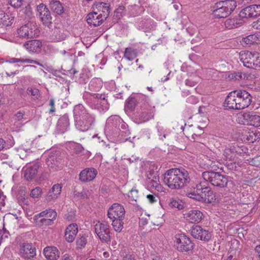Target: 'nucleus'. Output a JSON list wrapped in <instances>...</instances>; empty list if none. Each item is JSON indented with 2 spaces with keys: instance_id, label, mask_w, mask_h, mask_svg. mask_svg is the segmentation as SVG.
<instances>
[{
  "instance_id": "26",
  "label": "nucleus",
  "mask_w": 260,
  "mask_h": 260,
  "mask_svg": "<svg viewBox=\"0 0 260 260\" xmlns=\"http://www.w3.org/2000/svg\"><path fill=\"white\" fill-rule=\"evenodd\" d=\"M44 254L48 260H56L59 257V252L54 246H48L44 249Z\"/></svg>"
},
{
  "instance_id": "33",
  "label": "nucleus",
  "mask_w": 260,
  "mask_h": 260,
  "mask_svg": "<svg viewBox=\"0 0 260 260\" xmlns=\"http://www.w3.org/2000/svg\"><path fill=\"white\" fill-rule=\"evenodd\" d=\"M235 90L231 92L226 96L225 100V104L226 107L229 109L236 110V94Z\"/></svg>"
},
{
  "instance_id": "22",
  "label": "nucleus",
  "mask_w": 260,
  "mask_h": 260,
  "mask_svg": "<svg viewBox=\"0 0 260 260\" xmlns=\"http://www.w3.org/2000/svg\"><path fill=\"white\" fill-rule=\"evenodd\" d=\"M78 228L76 223H72L69 225L66 230L64 237L68 242H72L78 233Z\"/></svg>"
},
{
  "instance_id": "58",
  "label": "nucleus",
  "mask_w": 260,
  "mask_h": 260,
  "mask_svg": "<svg viewBox=\"0 0 260 260\" xmlns=\"http://www.w3.org/2000/svg\"><path fill=\"white\" fill-rule=\"evenodd\" d=\"M253 163L254 166L260 168V155L253 159Z\"/></svg>"
},
{
  "instance_id": "30",
  "label": "nucleus",
  "mask_w": 260,
  "mask_h": 260,
  "mask_svg": "<svg viewBox=\"0 0 260 260\" xmlns=\"http://www.w3.org/2000/svg\"><path fill=\"white\" fill-rule=\"evenodd\" d=\"M69 125V118L67 115L60 117L57 121V128L60 133H64L67 131Z\"/></svg>"
},
{
  "instance_id": "6",
  "label": "nucleus",
  "mask_w": 260,
  "mask_h": 260,
  "mask_svg": "<svg viewBox=\"0 0 260 260\" xmlns=\"http://www.w3.org/2000/svg\"><path fill=\"white\" fill-rule=\"evenodd\" d=\"M175 246L178 250L182 252H187L193 248V244L190 238L184 234L176 236Z\"/></svg>"
},
{
  "instance_id": "27",
  "label": "nucleus",
  "mask_w": 260,
  "mask_h": 260,
  "mask_svg": "<svg viewBox=\"0 0 260 260\" xmlns=\"http://www.w3.org/2000/svg\"><path fill=\"white\" fill-rule=\"evenodd\" d=\"M155 111V107H150L149 112L148 113H146L145 111L139 110L137 112L136 116L138 118L140 122H146L153 117Z\"/></svg>"
},
{
  "instance_id": "57",
  "label": "nucleus",
  "mask_w": 260,
  "mask_h": 260,
  "mask_svg": "<svg viewBox=\"0 0 260 260\" xmlns=\"http://www.w3.org/2000/svg\"><path fill=\"white\" fill-rule=\"evenodd\" d=\"M147 199H148L149 202L151 204L154 203L157 201V199L155 196L153 194H150L147 195Z\"/></svg>"
},
{
  "instance_id": "47",
  "label": "nucleus",
  "mask_w": 260,
  "mask_h": 260,
  "mask_svg": "<svg viewBox=\"0 0 260 260\" xmlns=\"http://www.w3.org/2000/svg\"><path fill=\"white\" fill-rule=\"evenodd\" d=\"M254 59L252 63V67L251 69H260V54L255 52Z\"/></svg>"
},
{
  "instance_id": "34",
  "label": "nucleus",
  "mask_w": 260,
  "mask_h": 260,
  "mask_svg": "<svg viewBox=\"0 0 260 260\" xmlns=\"http://www.w3.org/2000/svg\"><path fill=\"white\" fill-rule=\"evenodd\" d=\"M46 164L49 168L55 170L59 167L60 162L57 156L54 154L48 156L46 159Z\"/></svg>"
},
{
  "instance_id": "8",
  "label": "nucleus",
  "mask_w": 260,
  "mask_h": 260,
  "mask_svg": "<svg viewBox=\"0 0 260 260\" xmlns=\"http://www.w3.org/2000/svg\"><path fill=\"white\" fill-rule=\"evenodd\" d=\"M95 232L103 242L110 240L109 225L107 223L98 222L94 226Z\"/></svg>"
},
{
  "instance_id": "49",
  "label": "nucleus",
  "mask_w": 260,
  "mask_h": 260,
  "mask_svg": "<svg viewBox=\"0 0 260 260\" xmlns=\"http://www.w3.org/2000/svg\"><path fill=\"white\" fill-rule=\"evenodd\" d=\"M71 147L73 150V152L76 154H79L83 150V147L79 143H73L71 144Z\"/></svg>"
},
{
  "instance_id": "40",
  "label": "nucleus",
  "mask_w": 260,
  "mask_h": 260,
  "mask_svg": "<svg viewBox=\"0 0 260 260\" xmlns=\"http://www.w3.org/2000/svg\"><path fill=\"white\" fill-rule=\"evenodd\" d=\"M168 204L172 208H177L178 210H181L184 207L183 203L179 199L171 198L170 199Z\"/></svg>"
},
{
  "instance_id": "36",
  "label": "nucleus",
  "mask_w": 260,
  "mask_h": 260,
  "mask_svg": "<svg viewBox=\"0 0 260 260\" xmlns=\"http://www.w3.org/2000/svg\"><path fill=\"white\" fill-rule=\"evenodd\" d=\"M140 98H141L142 100H144V102L142 103L140 106V110L142 111H145L146 113H148L149 112L150 107H155L154 106L151 104L150 100L148 96L145 95H140Z\"/></svg>"
},
{
  "instance_id": "62",
  "label": "nucleus",
  "mask_w": 260,
  "mask_h": 260,
  "mask_svg": "<svg viewBox=\"0 0 260 260\" xmlns=\"http://www.w3.org/2000/svg\"><path fill=\"white\" fill-rule=\"evenodd\" d=\"M236 100H235V103H236V110H241V109H243V107H241V106L240 104V100L238 98V97L236 95Z\"/></svg>"
},
{
  "instance_id": "23",
  "label": "nucleus",
  "mask_w": 260,
  "mask_h": 260,
  "mask_svg": "<svg viewBox=\"0 0 260 260\" xmlns=\"http://www.w3.org/2000/svg\"><path fill=\"white\" fill-rule=\"evenodd\" d=\"M188 197L199 201H207L209 203L214 202L216 200L215 195L211 190H210V191L208 192V193L206 194L205 196H201L199 194V193L198 194H195L194 193H188Z\"/></svg>"
},
{
  "instance_id": "18",
  "label": "nucleus",
  "mask_w": 260,
  "mask_h": 260,
  "mask_svg": "<svg viewBox=\"0 0 260 260\" xmlns=\"http://www.w3.org/2000/svg\"><path fill=\"white\" fill-rule=\"evenodd\" d=\"M20 254L25 258H30L36 255V249L28 243H23L20 245Z\"/></svg>"
},
{
  "instance_id": "5",
  "label": "nucleus",
  "mask_w": 260,
  "mask_h": 260,
  "mask_svg": "<svg viewBox=\"0 0 260 260\" xmlns=\"http://www.w3.org/2000/svg\"><path fill=\"white\" fill-rule=\"evenodd\" d=\"M90 101V107L98 110L100 112H105L109 108L104 94L93 93L91 95Z\"/></svg>"
},
{
  "instance_id": "21",
  "label": "nucleus",
  "mask_w": 260,
  "mask_h": 260,
  "mask_svg": "<svg viewBox=\"0 0 260 260\" xmlns=\"http://www.w3.org/2000/svg\"><path fill=\"white\" fill-rule=\"evenodd\" d=\"M243 117L247 122L246 124L255 127L260 126V116L253 113L246 112L243 114Z\"/></svg>"
},
{
  "instance_id": "25",
  "label": "nucleus",
  "mask_w": 260,
  "mask_h": 260,
  "mask_svg": "<svg viewBox=\"0 0 260 260\" xmlns=\"http://www.w3.org/2000/svg\"><path fill=\"white\" fill-rule=\"evenodd\" d=\"M86 21L88 24L93 26H99L104 22L102 17L94 10L87 15Z\"/></svg>"
},
{
  "instance_id": "4",
  "label": "nucleus",
  "mask_w": 260,
  "mask_h": 260,
  "mask_svg": "<svg viewBox=\"0 0 260 260\" xmlns=\"http://www.w3.org/2000/svg\"><path fill=\"white\" fill-rule=\"evenodd\" d=\"M202 177L206 181L212 185L219 187H224L227 185L229 180L228 177L218 172L206 171L202 173Z\"/></svg>"
},
{
  "instance_id": "15",
  "label": "nucleus",
  "mask_w": 260,
  "mask_h": 260,
  "mask_svg": "<svg viewBox=\"0 0 260 260\" xmlns=\"http://www.w3.org/2000/svg\"><path fill=\"white\" fill-rule=\"evenodd\" d=\"M93 10L95 11L104 21L110 14V5L105 3H97L94 4Z\"/></svg>"
},
{
  "instance_id": "31",
  "label": "nucleus",
  "mask_w": 260,
  "mask_h": 260,
  "mask_svg": "<svg viewBox=\"0 0 260 260\" xmlns=\"http://www.w3.org/2000/svg\"><path fill=\"white\" fill-rule=\"evenodd\" d=\"M6 62H9L10 63H35L37 64L39 66L43 67V65L39 62L38 61L31 59L30 58H26V57H21L20 58L12 57L8 59H7L6 61Z\"/></svg>"
},
{
  "instance_id": "24",
  "label": "nucleus",
  "mask_w": 260,
  "mask_h": 260,
  "mask_svg": "<svg viewBox=\"0 0 260 260\" xmlns=\"http://www.w3.org/2000/svg\"><path fill=\"white\" fill-rule=\"evenodd\" d=\"M62 186L60 184H54L48 192L46 199L48 201H54L59 196L61 191Z\"/></svg>"
},
{
  "instance_id": "3",
  "label": "nucleus",
  "mask_w": 260,
  "mask_h": 260,
  "mask_svg": "<svg viewBox=\"0 0 260 260\" xmlns=\"http://www.w3.org/2000/svg\"><path fill=\"white\" fill-rule=\"evenodd\" d=\"M237 7L235 0H225L215 4L213 14L215 18H226L229 16Z\"/></svg>"
},
{
  "instance_id": "42",
  "label": "nucleus",
  "mask_w": 260,
  "mask_h": 260,
  "mask_svg": "<svg viewBox=\"0 0 260 260\" xmlns=\"http://www.w3.org/2000/svg\"><path fill=\"white\" fill-rule=\"evenodd\" d=\"M137 56V50L131 48L125 49L124 56L128 60H134Z\"/></svg>"
},
{
  "instance_id": "11",
  "label": "nucleus",
  "mask_w": 260,
  "mask_h": 260,
  "mask_svg": "<svg viewBox=\"0 0 260 260\" xmlns=\"http://www.w3.org/2000/svg\"><path fill=\"white\" fill-rule=\"evenodd\" d=\"M41 165L39 162H35L32 165H27L23 168L22 171L24 177L27 181L34 179L38 173Z\"/></svg>"
},
{
  "instance_id": "1",
  "label": "nucleus",
  "mask_w": 260,
  "mask_h": 260,
  "mask_svg": "<svg viewBox=\"0 0 260 260\" xmlns=\"http://www.w3.org/2000/svg\"><path fill=\"white\" fill-rule=\"evenodd\" d=\"M190 178L187 171L184 169H171L164 174V182L171 189L183 188L189 182Z\"/></svg>"
},
{
  "instance_id": "13",
  "label": "nucleus",
  "mask_w": 260,
  "mask_h": 260,
  "mask_svg": "<svg viewBox=\"0 0 260 260\" xmlns=\"http://www.w3.org/2000/svg\"><path fill=\"white\" fill-rule=\"evenodd\" d=\"M37 9L39 17L44 25H48L51 23L52 17L49 9L45 5L40 4L37 6Z\"/></svg>"
},
{
  "instance_id": "29",
  "label": "nucleus",
  "mask_w": 260,
  "mask_h": 260,
  "mask_svg": "<svg viewBox=\"0 0 260 260\" xmlns=\"http://www.w3.org/2000/svg\"><path fill=\"white\" fill-rule=\"evenodd\" d=\"M140 95L143 94H139L135 96L129 97L126 101V108L132 111L134 110L137 103L140 106L141 104L144 102V100H142V99L140 98Z\"/></svg>"
},
{
  "instance_id": "64",
  "label": "nucleus",
  "mask_w": 260,
  "mask_h": 260,
  "mask_svg": "<svg viewBox=\"0 0 260 260\" xmlns=\"http://www.w3.org/2000/svg\"><path fill=\"white\" fill-rule=\"evenodd\" d=\"M149 260H161L159 256L152 255Z\"/></svg>"
},
{
  "instance_id": "37",
  "label": "nucleus",
  "mask_w": 260,
  "mask_h": 260,
  "mask_svg": "<svg viewBox=\"0 0 260 260\" xmlns=\"http://www.w3.org/2000/svg\"><path fill=\"white\" fill-rule=\"evenodd\" d=\"M50 7L51 10L56 14L60 15L63 12V7L61 3L56 0H50Z\"/></svg>"
},
{
  "instance_id": "19",
  "label": "nucleus",
  "mask_w": 260,
  "mask_h": 260,
  "mask_svg": "<svg viewBox=\"0 0 260 260\" xmlns=\"http://www.w3.org/2000/svg\"><path fill=\"white\" fill-rule=\"evenodd\" d=\"M184 218L190 223L200 222L203 217V213L198 210H190L183 214Z\"/></svg>"
},
{
  "instance_id": "7",
  "label": "nucleus",
  "mask_w": 260,
  "mask_h": 260,
  "mask_svg": "<svg viewBox=\"0 0 260 260\" xmlns=\"http://www.w3.org/2000/svg\"><path fill=\"white\" fill-rule=\"evenodd\" d=\"M18 34L21 38H31L38 36L37 27L31 23H28L18 29Z\"/></svg>"
},
{
  "instance_id": "35",
  "label": "nucleus",
  "mask_w": 260,
  "mask_h": 260,
  "mask_svg": "<svg viewBox=\"0 0 260 260\" xmlns=\"http://www.w3.org/2000/svg\"><path fill=\"white\" fill-rule=\"evenodd\" d=\"M196 192L194 191L192 193L198 194L199 193L201 196H205L206 194L211 190L210 188L207 186V183L205 181L201 182L200 183L196 185Z\"/></svg>"
},
{
  "instance_id": "44",
  "label": "nucleus",
  "mask_w": 260,
  "mask_h": 260,
  "mask_svg": "<svg viewBox=\"0 0 260 260\" xmlns=\"http://www.w3.org/2000/svg\"><path fill=\"white\" fill-rule=\"evenodd\" d=\"M90 89L98 91L102 87L101 83L97 79H92L89 84Z\"/></svg>"
},
{
  "instance_id": "45",
  "label": "nucleus",
  "mask_w": 260,
  "mask_h": 260,
  "mask_svg": "<svg viewBox=\"0 0 260 260\" xmlns=\"http://www.w3.org/2000/svg\"><path fill=\"white\" fill-rule=\"evenodd\" d=\"M257 37L255 35H250L243 39V42L246 45H250L256 43Z\"/></svg>"
},
{
  "instance_id": "41",
  "label": "nucleus",
  "mask_w": 260,
  "mask_h": 260,
  "mask_svg": "<svg viewBox=\"0 0 260 260\" xmlns=\"http://www.w3.org/2000/svg\"><path fill=\"white\" fill-rule=\"evenodd\" d=\"M124 219H111L112 225L114 230L117 232H120L123 228Z\"/></svg>"
},
{
  "instance_id": "20",
  "label": "nucleus",
  "mask_w": 260,
  "mask_h": 260,
  "mask_svg": "<svg viewBox=\"0 0 260 260\" xmlns=\"http://www.w3.org/2000/svg\"><path fill=\"white\" fill-rule=\"evenodd\" d=\"M255 53L250 51H242L240 53L239 58L243 65L248 68L252 67V62L254 59Z\"/></svg>"
},
{
  "instance_id": "10",
  "label": "nucleus",
  "mask_w": 260,
  "mask_h": 260,
  "mask_svg": "<svg viewBox=\"0 0 260 260\" xmlns=\"http://www.w3.org/2000/svg\"><path fill=\"white\" fill-rule=\"evenodd\" d=\"M125 209L123 206L118 203L113 204L108 211V216L111 219H124Z\"/></svg>"
},
{
  "instance_id": "38",
  "label": "nucleus",
  "mask_w": 260,
  "mask_h": 260,
  "mask_svg": "<svg viewBox=\"0 0 260 260\" xmlns=\"http://www.w3.org/2000/svg\"><path fill=\"white\" fill-rule=\"evenodd\" d=\"M122 122V120L119 116L113 115L107 119L106 123L109 126L117 127L119 126L120 123H121Z\"/></svg>"
},
{
  "instance_id": "54",
  "label": "nucleus",
  "mask_w": 260,
  "mask_h": 260,
  "mask_svg": "<svg viewBox=\"0 0 260 260\" xmlns=\"http://www.w3.org/2000/svg\"><path fill=\"white\" fill-rule=\"evenodd\" d=\"M208 165L209 166L210 168L213 170H216L217 169H221V165L218 161L209 160Z\"/></svg>"
},
{
  "instance_id": "53",
  "label": "nucleus",
  "mask_w": 260,
  "mask_h": 260,
  "mask_svg": "<svg viewBox=\"0 0 260 260\" xmlns=\"http://www.w3.org/2000/svg\"><path fill=\"white\" fill-rule=\"evenodd\" d=\"M11 6L15 8H20L23 4V0H9Z\"/></svg>"
},
{
  "instance_id": "59",
  "label": "nucleus",
  "mask_w": 260,
  "mask_h": 260,
  "mask_svg": "<svg viewBox=\"0 0 260 260\" xmlns=\"http://www.w3.org/2000/svg\"><path fill=\"white\" fill-rule=\"evenodd\" d=\"M197 83L192 81L191 79H186L185 80V84L187 86H189L190 87H193L196 85Z\"/></svg>"
},
{
  "instance_id": "2",
  "label": "nucleus",
  "mask_w": 260,
  "mask_h": 260,
  "mask_svg": "<svg viewBox=\"0 0 260 260\" xmlns=\"http://www.w3.org/2000/svg\"><path fill=\"white\" fill-rule=\"evenodd\" d=\"M73 112L75 126L80 131L85 132L88 130L94 122V115L90 114L81 104L76 105Z\"/></svg>"
},
{
  "instance_id": "12",
  "label": "nucleus",
  "mask_w": 260,
  "mask_h": 260,
  "mask_svg": "<svg viewBox=\"0 0 260 260\" xmlns=\"http://www.w3.org/2000/svg\"><path fill=\"white\" fill-rule=\"evenodd\" d=\"M98 174V171L94 168H86L82 170L79 175V180L83 183L92 181Z\"/></svg>"
},
{
  "instance_id": "14",
  "label": "nucleus",
  "mask_w": 260,
  "mask_h": 260,
  "mask_svg": "<svg viewBox=\"0 0 260 260\" xmlns=\"http://www.w3.org/2000/svg\"><path fill=\"white\" fill-rule=\"evenodd\" d=\"M240 16L245 18H254L260 15V5H252L243 9Z\"/></svg>"
},
{
  "instance_id": "63",
  "label": "nucleus",
  "mask_w": 260,
  "mask_h": 260,
  "mask_svg": "<svg viewBox=\"0 0 260 260\" xmlns=\"http://www.w3.org/2000/svg\"><path fill=\"white\" fill-rule=\"evenodd\" d=\"M60 260H74L73 257L68 254H65L62 256Z\"/></svg>"
},
{
  "instance_id": "39",
  "label": "nucleus",
  "mask_w": 260,
  "mask_h": 260,
  "mask_svg": "<svg viewBox=\"0 0 260 260\" xmlns=\"http://www.w3.org/2000/svg\"><path fill=\"white\" fill-rule=\"evenodd\" d=\"M245 137L248 142L253 143L260 139V133L256 132H248L246 133Z\"/></svg>"
},
{
  "instance_id": "55",
  "label": "nucleus",
  "mask_w": 260,
  "mask_h": 260,
  "mask_svg": "<svg viewBox=\"0 0 260 260\" xmlns=\"http://www.w3.org/2000/svg\"><path fill=\"white\" fill-rule=\"evenodd\" d=\"M24 114L25 113L22 111L17 112L15 115L14 117L15 119L17 121H21L23 119H24Z\"/></svg>"
},
{
  "instance_id": "51",
  "label": "nucleus",
  "mask_w": 260,
  "mask_h": 260,
  "mask_svg": "<svg viewBox=\"0 0 260 260\" xmlns=\"http://www.w3.org/2000/svg\"><path fill=\"white\" fill-rule=\"evenodd\" d=\"M128 196L132 201H137L138 198V191L136 189H132L128 193Z\"/></svg>"
},
{
  "instance_id": "52",
  "label": "nucleus",
  "mask_w": 260,
  "mask_h": 260,
  "mask_svg": "<svg viewBox=\"0 0 260 260\" xmlns=\"http://www.w3.org/2000/svg\"><path fill=\"white\" fill-rule=\"evenodd\" d=\"M148 185L150 187L155 188L157 191H159L161 189V185L156 181L151 180L149 183Z\"/></svg>"
},
{
  "instance_id": "28",
  "label": "nucleus",
  "mask_w": 260,
  "mask_h": 260,
  "mask_svg": "<svg viewBox=\"0 0 260 260\" xmlns=\"http://www.w3.org/2000/svg\"><path fill=\"white\" fill-rule=\"evenodd\" d=\"M14 17L11 13H7L0 11V26H8L11 25L14 21Z\"/></svg>"
},
{
  "instance_id": "46",
  "label": "nucleus",
  "mask_w": 260,
  "mask_h": 260,
  "mask_svg": "<svg viewBox=\"0 0 260 260\" xmlns=\"http://www.w3.org/2000/svg\"><path fill=\"white\" fill-rule=\"evenodd\" d=\"M64 38V35L60 34V31L57 29L54 31V35L52 37V40L54 42H59L63 40Z\"/></svg>"
},
{
  "instance_id": "61",
  "label": "nucleus",
  "mask_w": 260,
  "mask_h": 260,
  "mask_svg": "<svg viewBox=\"0 0 260 260\" xmlns=\"http://www.w3.org/2000/svg\"><path fill=\"white\" fill-rule=\"evenodd\" d=\"M40 221L44 224L50 225L52 221L45 218H43L40 219Z\"/></svg>"
},
{
  "instance_id": "60",
  "label": "nucleus",
  "mask_w": 260,
  "mask_h": 260,
  "mask_svg": "<svg viewBox=\"0 0 260 260\" xmlns=\"http://www.w3.org/2000/svg\"><path fill=\"white\" fill-rule=\"evenodd\" d=\"M19 150H20V154H19V155L20 156V157L23 159H24L25 158H26V157L27 156V155H29L30 154H22V152L23 151H24L25 152H28L29 150H27V151H24V150H23V149H22L21 148H19Z\"/></svg>"
},
{
  "instance_id": "32",
  "label": "nucleus",
  "mask_w": 260,
  "mask_h": 260,
  "mask_svg": "<svg viewBox=\"0 0 260 260\" xmlns=\"http://www.w3.org/2000/svg\"><path fill=\"white\" fill-rule=\"evenodd\" d=\"M36 219L39 217H43L52 221L55 220L57 217V213L52 209H46L35 216Z\"/></svg>"
},
{
  "instance_id": "9",
  "label": "nucleus",
  "mask_w": 260,
  "mask_h": 260,
  "mask_svg": "<svg viewBox=\"0 0 260 260\" xmlns=\"http://www.w3.org/2000/svg\"><path fill=\"white\" fill-rule=\"evenodd\" d=\"M190 233L194 238L206 242L209 241L212 236L208 230L203 229L199 225L193 226L190 229Z\"/></svg>"
},
{
  "instance_id": "48",
  "label": "nucleus",
  "mask_w": 260,
  "mask_h": 260,
  "mask_svg": "<svg viewBox=\"0 0 260 260\" xmlns=\"http://www.w3.org/2000/svg\"><path fill=\"white\" fill-rule=\"evenodd\" d=\"M42 193V189L39 187H37L32 189L30 196L32 198H39L41 197Z\"/></svg>"
},
{
  "instance_id": "16",
  "label": "nucleus",
  "mask_w": 260,
  "mask_h": 260,
  "mask_svg": "<svg viewBox=\"0 0 260 260\" xmlns=\"http://www.w3.org/2000/svg\"><path fill=\"white\" fill-rule=\"evenodd\" d=\"M23 47L30 53H39L42 48V43L40 40H32L26 42Z\"/></svg>"
},
{
  "instance_id": "50",
  "label": "nucleus",
  "mask_w": 260,
  "mask_h": 260,
  "mask_svg": "<svg viewBox=\"0 0 260 260\" xmlns=\"http://www.w3.org/2000/svg\"><path fill=\"white\" fill-rule=\"evenodd\" d=\"M236 154L232 153L230 149H225L224 150L223 156L226 160L233 161L234 160Z\"/></svg>"
},
{
  "instance_id": "17",
  "label": "nucleus",
  "mask_w": 260,
  "mask_h": 260,
  "mask_svg": "<svg viewBox=\"0 0 260 260\" xmlns=\"http://www.w3.org/2000/svg\"><path fill=\"white\" fill-rule=\"evenodd\" d=\"M235 94L238 97L241 107L245 108L248 107L252 102V97L246 90H235Z\"/></svg>"
},
{
  "instance_id": "56",
  "label": "nucleus",
  "mask_w": 260,
  "mask_h": 260,
  "mask_svg": "<svg viewBox=\"0 0 260 260\" xmlns=\"http://www.w3.org/2000/svg\"><path fill=\"white\" fill-rule=\"evenodd\" d=\"M39 90L36 88H28L27 89L28 94H30L32 96H38L39 94Z\"/></svg>"
},
{
  "instance_id": "43",
  "label": "nucleus",
  "mask_w": 260,
  "mask_h": 260,
  "mask_svg": "<svg viewBox=\"0 0 260 260\" xmlns=\"http://www.w3.org/2000/svg\"><path fill=\"white\" fill-rule=\"evenodd\" d=\"M87 243L86 237L84 236H79L76 240L77 247L78 249L84 248Z\"/></svg>"
}]
</instances>
